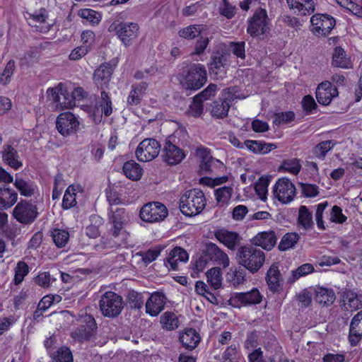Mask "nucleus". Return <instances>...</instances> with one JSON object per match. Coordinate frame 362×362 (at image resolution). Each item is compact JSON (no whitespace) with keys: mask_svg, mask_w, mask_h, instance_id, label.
Segmentation results:
<instances>
[{"mask_svg":"<svg viewBox=\"0 0 362 362\" xmlns=\"http://www.w3.org/2000/svg\"><path fill=\"white\" fill-rule=\"evenodd\" d=\"M98 304L101 314L109 318L118 317L124 305L122 297L113 291L104 293L100 296Z\"/></svg>","mask_w":362,"mask_h":362,"instance_id":"39448f33","label":"nucleus"},{"mask_svg":"<svg viewBox=\"0 0 362 362\" xmlns=\"http://www.w3.org/2000/svg\"><path fill=\"white\" fill-rule=\"evenodd\" d=\"M270 180L267 176H262L255 183V189L257 194L262 200H265L266 194L267 193V187L269 186Z\"/></svg>","mask_w":362,"mask_h":362,"instance_id":"09e8293b","label":"nucleus"},{"mask_svg":"<svg viewBox=\"0 0 362 362\" xmlns=\"http://www.w3.org/2000/svg\"><path fill=\"white\" fill-rule=\"evenodd\" d=\"M300 237L297 233H288L281 238L278 248L280 251H285L295 246Z\"/></svg>","mask_w":362,"mask_h":362,"instance_id":"79ce46f5","label":"nucleus"},{"mask_svg":"<svg viewBox=\"0 0 362 362\" xmlns=\"http://www.w3.org/2000/svg\"><path fill=\"white\" fill-rule=\"evenodd\" d=\"M276 236L273 230L263 231L257 233L252 239L255 246L261 247L266 250H272L276 243Z\"/></svg>","mask_w":362,"mask_h":362,"instance_id":"bb28decb","label":"nucleus"},{"mask_svg":"<svg viewBox=\"0 0 362 362\" xmlns=\"http://www.w3.org/2000/svg\"><path fill=\"white\" fill-rule=\"evenodd\" d=\"M295 119V114L291 112H278L274 114V124L276 125H281L283 124H288Z\"/></svg>","mask_w":362,"mask_h":362,"instance_id":"bf43d9fd","label":"nucleus"},{"mask_svg":"<svg viewBox=\"0 0 362 362\" xmlns=\"http://www.w3.org/2000/svg\"><path fill=\"white\" fill-rule=\"evenodd\" d=\"M226 62V56L223 54L217 52L213 56L212 60L209 64V69L217 74L218 70L224 69Z\"/></svg>","mask_w":362,"mask_h":362,"instance_id":"864d4df0","label":"nucleus"},{"mask_svg":"<svg viewBox=\"0 0 362 362\" xmlns=\"http://www.w3.org/2000/svg\"><path fill=\"white\" fill-rule=\"evenodd\" d=\"M168 215L167 207L158 202H152L144 204L139 212L141 219L148 223L162 221Z\"/></svg>","mask_w":362,"mask_h":362,"instance_id":"0eeeda50","label":"nucleus"},{"mask_svg":"<svg viewBox=\"0 0 362 362\" xmlns=\"http://www.w3.org/2000/svg\"><path fill=\"white\" fill-rule=\"evenodd\" d=\"M15 68V62L13 60L8 61L3 72L0 74V83L1 85L6 86L11 82Z\"/></svg>","mask_w":362,"mask_h":362,"instance_id":"8fccbe9b","label":"nucleus"},{"mask_svg":"<svg viewBox=\"0 0 362 362\" xmlns=\"http://www.w3.org/2000/svg\"><path fill=\"white\" fill-rule=\"evenodd\" d=\"M338 94L337 88L333 87L328 81L320 83L315 92L317 102L322 105H329L332 99L338 96Z\"/></svg>","mask_w":362,"mask_h":362,"instance_id":"a211bd4d","label":"nucleus"},{"mask_svg":"<svg viewBox=\"0 0 362 362\" xmlns=\"http://www.w3.org/2000/svg\"><path fill=\"white\" fill-rule=\"evenodd\" d=\"M13 184L21 194L27 197L34 195L37 189V186L33 182L26 181L22 178L16 177Z\"/></svg>","mask_w":362,"mask_h":362,"instance_id":"4c0bfd02","label":"nucleus"},{"mask_svg":"<svg viewBox=\"0 0 362 362\" xmlns=\"http://www.w3.org/2000/svg\"><path fill=\"white\" fill-rule=\"evenodd\" d=\"M109 235L111 236L103 237L102 238V243L104 248H114L122 245L123 243V238L124 236H122V239H119L120 236H118L117 238H115L112 235V230H110Z\"/></svg>","mask_w":362,"mask_h":362,"instance_id":"774afa93","label":"nucleus"},{"mask_svg":"<svg viewBox=\"0 0 362 362\" xmlns=\"http://www.w3.org/2000/svg\"><path fill=\"white\" fill-rule=\"evenodd\" d=\"M81 325L71 332L72 338L78 341H88L96 329L95 319L90 315H86L80 318Z\"/></svg>","mask_w":362,"mask_h":362,"instance_id":"4468645a","label":"nucleus"},{"mask_svg":"<svg viewBox=\"0 0 362 362\" xmlns=\"http://www.w3.org/2000/svg\"><path fill=\"white\" fill-rule=\"evenodd\" d=\"M203 29L202 25H191L180 30L178 34L182 38L193 40L201 34Z\"/></svg>","mask_w":362,"mask_h":362,"instance_id":"37998d69","label":"nucleus"},{"mask_svg":"<svg viewBox=\"0 0 362 362\" xmlns=\"http://www.w3.org/2000/svg\"><path fill=\"white\" fill-rule=\"evenodd\" d=\"M112 74V69L108 64H101L93 74V80L96 86L105 90L107 88Z\"/></svg>","mask_w":362,"mask_h":362,"instance_id":"b1692460","label":"nucleus"},{"mask_svg":"<svg viewBox=\"0 0 362 362\" xmlns=\"http://www.w3.org/2000/svg\"><path fill=\"white\" fill-rule=\"evenodd\" d=\"M200 340L199 334L194 329H186L180 336V341L182 346L189 350L195 349L200 342Z\"/></svg>","mask_w":362,"mask_h":362,"instance_id":"7c9ffc66","label":"nucleus"},{"mask_svg":"<svg viewBox=\"0 0 362 362\" xmlns=\"http://www.w3.org/2000/svg\"><path fill=\"white\" fill-rule=\"evenodd\" d=\"M245 146L254 153L266 154L276 148L274 144H267L256 140H246Z\"/></svg>","mask_w":362,"mask_h":362,"instance_id":"2f4dec72","label":"nucleus"},{"mask_svg":"<svg viewBox=\"0 0 362 362\" xmlns=\"http://www.w3.org/2000/svg\"><path fill=\"white\" fill-rule=\"evenodd\" d=\"M54 360L56 362H73L71 351L67 347H62L57 351Z\"/></svg>","mask_w":362,"mask_h":362,"instance_id":"338daca9","label":"nucleus"},{"mask_svg":"<svg viewBox=\"0 0 362 362\" xmlns=\"http://www.w3.org/2000/svg\"><path fill=\"white\" fill-rule=\"evenodd\" d=\"M160 151V145L154 139H145L137 146L135 154L141 162H148L156 158Z\"/></svg>","mask_w":362,"mask_h":362,"instance_id":"f8f14e48","label":"nucleus"},{"mask_svg":"<svg viewBox=\"0 0 362 362\" xmlns=\"http://www.w3.org/2000/svg\"><path fill=\"white\" fill-rule=\"evenodd\" d=\"M122 170L125 176L132 180H139L142 176V168L133 160L124 163Z\"/></svg>","mask_w":362,"mask_h":362,"instance_id":"e433bc0d","label":"nucleus"},{"mask_svg":"<svg viewBox=\"0 0 362 362\" xmlns=\"http://www.w3.org/2000/svg\"><path fill=\"white\" fill-rule=\"evenodd\" d=\"M4 163L11 168L18 170L23 166V163L18 151L11 144H5L0 152Z\"/></svg>","mask_w":362,"mask_h":362,"instance_id":"412c9836","label":"nucleus"},{"mask_svg":"<svg viewBox=\"0 0 362 362\" xmlns=\"http://www.w3.org/2000/svg\"><path fill=\"white\" fill-rule=\"evenodd\" d=\"M78 126L79 122L74 115L70 112L62 113L57 118V129L63 136L75 133Z\"/></svg>","mask_w":362,"mask_h":362,"instance_id":"dca6fc26","label":"nucleus"},{"mask_svg":"<svg viewBox=\"0 0 362 362\" xmlns=\"http://www.w3.org/2000/svg\"><path fill=\"white\" fill-rule=\"evenodd\" d=\"M314 271V267L313 264L306 263L298 267L296 270L292 271V279L291 281L294 282L296 280L301 276H306Z\"/></svg>","mask_w":362,"mask_h":362,"instance_id":"13d9d810","label":"nucleus"},{"mask_svg":"<svg viewBox=\"0 0 362 362\" xmlns=\"http://www.w3.org/2000/svg\"><path fill=\"white\" fill-rule=\"evenodd\" d=\"M13 216L22 224H30L38 216L37 207L29 201L21 200L14 207Z\"/></svg>","mask_w":362,"mask_h":362,"instance_id":"6e6552de","label":"nucleus"},{"mask_svg":"<svg viewBox=\"0 0 362 362\" xmlns=\"http://www.w3.org/2000/svg\"><path fill=\"white\" fill-rule=\"evenodd\" d=\"M28 273V266L24 262H18L15 268L14 283L16 285L21 284L24 277Z\"/></svg>","mask_w":362,"mask_h":362,"instance_id":"6e6d98bb","label":"nucleus"},{"mask_svg":"<svg viewBox=\"0 0 362 362\" xmlns=\"http://www.w3.org/2000/svg\"><path fill=\"white\" fill-rule=\"evenodd\" d=\"M206 198L202 191L193 189L186 192L180 199L181 212L187 216L199 214L206 206Z\"/></svg>","mask_w":362,"mask_h":362,"instance_id":"20e7f679","label":"nucleus"},{"mask_svg":"<svg viewBox=\"0 0 362 362\" xmlns=\"http://www.w3.org/2000/svg\"><path fill=\"white\" fill-rule=\"evenodd\" d=\"M291 9H297L303 15H310L315 11V3L313 0H286Z\"/></svg>","mask_w":362,"mask_h":362,"instance_id":"c85d7f7f","label":"nucleus"},{"mask_svg":"<svg viewBox=\"0 0 362 362\" xmlns=\"http://www.w3.org/2000/svg\"><path fill=\"white\" fill-rule=\"evenodd\" d=\"M29 24L39 29L40 32H47L49 30V25L46 24L47 15L45 9H40L38 13H28Z\"/></svg>","mask_w":362,"mask_h":362,"instance_id":"c756f323","label":"nucleus"},{"mask_svg":"<svg viewBox=\"0 0 362 362\" xmlns=\"http://www.w3.org/2000/svg\"><path fill=\"white\" fill-rule=\"evenodd\" d=\"M147 83L141 82L136 86H132V90L127 98V103L129 105H137L142 100V98L147 88Z\"/></svg>","mask_w":362,"mask_h":362,"instance_id":"72a5a7b5","label":"nucleus"},{"mask_svg":"<svg viewBox=\"0 0 362 362\" xmlns=\"http://www.w3.org/2000/svg\"><path fill=\"white\" fill-rule=\"evenodd\" d=\"M162 157L168 164L176 165L180 163L185 158V153L177 146L170 142H167L164 147Z\"/></svg>","mask_w":362,"mask_h":362,"instance_id":"a878e982","label":"nucleus"},{"mask_svg":"<svg viewBox=\"0 0 362 362\" xmlns=\"http://www.w3.org/2000/svg\"><path fill=\"white\" fill-rule=\"evenodd\" d=\"M328 206L327 202H325L322 203H320L316 206V212H315V221L317 223V226L320 230H325L326 227L324 224V221L322 220L323 216V212L325 209Z\"/></svg>","mask_w":362,"mask_h":362,"instance_id":"e2e57ef3","label":"nucleus"},{"mask_svg":"<svg viewBox=\"0 0 362 362\" xmlns=\"http://www.w3.org/2000/svg\"><path fill=\"white\" fill-rule=\"evenodd\" d=\"M107 30L110 33H115L126 47L130 46L139 33V25L133 22L115 21L110 25Z\"/></svg>","mask_w":362,"mask_h":362,"instance_id":"423d86ee","label":"nucleus"},{"mask_svg":"<svg viewBox=\"0 0 362 362\" xmlns=\"http://www.w3.org/2000/svg\"><path fill=\"white\" fill-rule=\"evenodd\" d=\"M197 153L201 160L199 170L202 175L211 174L216 172L218 168L223 167V163L219 160L214 158L206 149L199 148ZM199 182L202 185L215 187L225 183L226 182V177H212L206 175L200 178Z\"/></svg>","mask_w":362,"mask_h":362,"instance_id":"f257e3e1","label":"nucleus"},{"mask_svg":"<svg viewBox=\"0 0 362 362\" xmlns=\"http://www.w3.org/2000/svg\"><path fill=\"white\" fill-rule=\"evenodd\" d=\"M221 251L214 243H208L204 253L196 261V269L198 271H202L206 267L209 261L218 259L221 256Z\"/></svg>","mask_w":362,"mask_h":362,"instance_id":"aec40b11","label":"nucleus"},{"mask_svg":"<svg viewBox=\"0 0 362 362\" xmlns=\"http://www.w3.org/2000/svg\"><path fill=\"white\" fill-rule=\"evenodd\" d=\"M238 263L252 274L257 272L265 261V254L259 248L252 245L240 247L236 253Z\"/></svg>","mask_w":362,"mask_h":362,"instance_id":"f03ea898","label":"nucleus"},{"mask_svg":"<svg viewBox=\"0 0 362 362\" xmlns=\"http://www.w3.org/2000/svg\"><path fill=\"white\" fill-rule=\"evenodd\" d=\"M335 143L331 140L324 141L317 144L313 149V153L318 158L323 160L334 146Z\"/></svg>","mask_w":362,"mask_h":362,"instance_id":"a18cd8bd","label":"nucleus"},{"mask_svg":"<svg viewBox=\"0 0 362 362\" xmlns=\"http://www.w3.org/2000/svg\"><path fill=\"white\" fill-rule=\"evenodd\" d=\"M166 303V297L160 292H155L151 295L146 303V313L151 316H157L163 309Z\"/></svg>","mask_w":362,"mask_h":362,"instance_id":"5701e85b","label":"nucleus"},{"mask_svg":"<svg viewBox=\"0 0 362 362\" xmlns=\"http://www.w3.org/2000/svg\"><path fill=\"white\" fill-rule=\"evenodd\" d=\"M77 189H79L78 186L70 185L67 187L62 200V208L64 209H71L76 204Z\"/></svg>","mask_w":362,"mask_h":362,"instance_id":"a19ab883","label":"nucleus"},{"mask_svg":"<svg viewBox=\"0 0 362 362\" xmlns=\"http://www.w3.org/2000/svg\"><path fill=\"white\" fill-rule=\"evenodd\" d=\"M181 86L185 90H197L206 82V69L200 64H192L178 76Z\"/></svg>","mask_w":362,"mask_h":362,"instance_id":"7ed1b4c3","label":"nucleus"},{"mask_svg":"<svg viewBox=\"0 0 362 362\" xmlns=\"http://www.w3.org/2000/svg\"><path fill=\"white\" fill-rule=\"evenodd\" d=\"M298 223L306 230L313 227V214L305 206L299 208Z\"/></svg>","mask_w":362,"mask_h":362,"instance_id":"58836bf2","label":"nucleus"},{"mask_svg":"<svg viewBox=\"0 0 362 362\" xmlns=\"http://www.w3.org/2000/svg\"><path fill=\"white\" fill-rule=\"evenodd\" d=\"M265 280L268 287L273 293L281 290L283 284V278L279 269V263L274 262L267 270Z\"/></svg>","mask_w":362,"mask_h":362,"instance_id":"4be33fe9","label":"nucleus"},{"mask_svg":"<svg viewBox=\"0 0 362 362\" xmlns=\"http://www.w3.org/2000/svg\"><path fill=\"white\" fill-rule=\"evenodd\" d=\"M262 301V296L257 288L248 292L234 293L230 294L228 304L235 308L242 305L258 304Z\"/></svg>","mask_w":362,"mask_h":362,"instance_id":"2eb2a0df","label":"nucleus"},{"mask_svg":"<svg viewBox=\"0 0 362 362\" xmlns=\"http://www.w3.org/2000/svg\"><path fill=\"white\" fill-rule=\"evenodd\" d=\"M52 237L58 247H63L69 239V234L64 230L54 229L52 232Z\"/></svg>","mask_w":362,"mask_h":362,"instance_id":"3c124183","label":"nucleus"},{"mask_svg":"<svg viewBox=\"0 0 362 362\" xmlns=\"http://www.w3.org/2000/svg\"><path fill=\"white\" fill-rule=\"evenodd\" d=\"M362 339V310L354 316L351 321L349 341L352 346H356Z\"/></svg>","mask_w":362,"mask_h":362,"instance_id":"393cba45","label":"nucleus"},{"mask_svg":"<svg viewBox=\"0 0 362 362\" xmlns=\"http://www.w3.org/2000/svg\"><path fill=\"white\" fill-rule=\"evenodd\" d=\"M109 220L113 225L112 235L117 238L118 236H126L125 232L122 230L125 221L124 209L112 207L109 213Z\"/></svg>","mask_w":362,"mask_h":362,"instance_id":"6ab92c4d","label":"nucleus"},{"mask_svg":"<svg viewBox=\"0 0 362 362\" xmlns=\"http://www.w3.org/2000/svg\"><path fill=\"white\" fill-rule=\"evenodd\" d=\"M332 64L335 67L342 69L351 68V62L350 59L346 57L345 51L341 47L334 48Z\"/></svg>","mask_w":362,"mask_h":362,"instance_id":"c9c22d12","label":"nucleus"},{"mask_svg":"<svg viewBox=\"0 0 362 362\" xmlns=\"http://www.w3.org/2000/svg\"><path fill=\"white\" fill-rule=\"evenodd\" d=\"M243 238L236 232L228 231V249L235 250L239 248Z\"/></svg>","mask_w":362,"mask_h":362,"instance_id":"69168bd1","label":"nucleus"},{"mask_svg":"<svg viewBox=\"0 0 362 362\" xmlns=\"http://www.w3.org/2000/svg\"><path fill=\"white\" fill-rule=\"evenodd\" d=\"M91 224L88 226L86 229V235L91 238H95L100 235L99 226L102 225L103 220L98 216H92L90 218Z\"/></svg>","mask_w":362,"mask_h":362,"instance_id":"49530a36","label":"nucleus"},{"mask_svg":"<svg viewBox=\"0 0 362 362\" xmlns=\"http://www.w3.org/2000/svg\"><path fill=\"white\" fill-rule=\"evenodd\" d=\"M226 102V98H223L214 103L211 110V115L217 119H223L226 117V110L224 105Z\"/></svg>","mask_w":362,"mask_h":362,"instance_id":"603ef678","label":"nucleus"},{"mask_svg":"<svg viewBox=\"0 0 362 362\" xmlns=\"http://www.w3.org/2000/svg\"><path fill=\"white\" fill-rule=\"evenodd\" d=\"M207 281L215 289L221 287L222 284V277L221 269L214 267L206 272Z\"/></svg>","mask_w":362,"mask_h":362,"instance_id":"de8ad7c7","label":"nucleus"},{"mask_svg":"<svg viewBox=\"0 0 362 362\" xmlns=\"http://www.w3.org/2000/svg\"><path fill=\"white\" fill-rule=\"evenodd\" d=\"M245 42H230L228 49L235 55L237 57L245 59Z\"/></svg>","mask_w":362,"mask_h":362,"instance_id":"052dcab7","label":"nucleus"},{"mask_svg":"<svg viewBox=\"0 0 362 362\" xmlns=\"http://www.w3.org/2000/svg\"><path fill=\"white\" fill-rule=\"evenodd\" d=\"M245 271L243 269L235 270L233 272L231 279L228 281L229 286L237 288L239 285L244 284L245 281Z\"/></svg>","mask_w":362,"mask_h":362,"instance_id":"680f3d73","label":"nucleus"},{"mask_svg":"<svg viewBox=\"0 0 362 362\" xmlns=\"http://www.w3.org/2000/svg\"><path fill=\"white\" fill-rule=\"evenodd\" d=\"M273 194L282 204L290 203L296 194V187L286 177H282L278 180L273 188Z\"/></svg>","mask_w":362,"mask_h":362,"instance_id":"ddd939ff","label":"nucleus"},{"mask_svg":"<svg viewBox=\"0 0 362 362\" xmlns=\"http://www.w3.org/2000/svg\"><path fill=\"white\" fill-rule=\"evenodd\" d=\"M160 322L163 328L173 330L178 327L179 320L175 313L167 311L160 316Z\"/></svg>","mask_w":362,"mask_h":362,"instance_id":"ea45409f","label":"nucleus"},{"mask_svg":"<svg viewBox=\"0 0 362 362\" xmlns=\"http://www.w3.org/2000/svg\"><path fill=\"white\" fill-rule=\"evenodd\" d=\"M347 219V217L342 214V209L339 206H332L330 212L329 220L332 223H343Z\"/></svg>","mask_w":362,"mask_h":362,"instance_id":"0e129e2a","label":"nucleus"},{"mask_svg":"<svg viewBox=\"0 0 362 362\" xmlns=\"http://www.w3.org/2000/svg\"><path fill=\"white\" fill-rule=\"evenodd\" d=\"M315 300L320 305H329L335 300L336 296L332 289L318 287L315 289Z\"/></svg>","mask_w":362,"mask_h":362,"instance_id":"473e14b6","label":"nucleus"},{"mask_svg":"<svg viewBox=\"0 0 362 362\" xmlns=\"http://www.w3.org/2000/svg\"><path fill=\"white\" fill-rule=\"evenodd\" d=\"M49 100L55 103V106L59 110L72 108L76 105L74 98L71 93L64 89L62 83L57 86L49 88L47 91Z\"/></svg>","mask_w":362,"mask_h":362,"instance_id":"9b49d317","label":"nucleus"},{"mask_svg":"<svg viewBox=\"0 0 362 362\" xmlns=\"http://www.w3.org/2000/svg\"><path fill=\"white\" fill-rule=\"evenodd\" d=\"M310 31L316 36L326 37L336 25L335 19L329 14L316 13L310 18Z\"/></svg>","mask_w":362,"mask_h":362,"instance_id":"1a4fd4ad","label":"nucleus"},{"mask_svg":"<svg viewBox=\"0 0 362 362\" xmlns=\"http://www.w3.org/2000/svg\"><path fill=\"white\" fill-rule=\"evenodd\" d=\"M100 95L93 112V119L96 123L101 122L103 115L108 117L112 113V103L110 95L105 90H102Z\"/></svg>","mask_w":362,"mask_h":362,"instance_id":"f3484780","label":"nucleus"},{"mask_svg":"<svg viewBox=\"0 0 362 362\" xmlns=\"http://www.w3.org/2000/svg\"><path fill=\"white\" fill-rule=\"evenodd\" d=\"M78 16L86 19L92 25H98L100 21L102 16L100 13L90 9V8H83L78 11Z\"/></svg>","mask_w":362,"mask_h":362,"instance_id":"c03bdc74","label":"nucleus"},{"mask_svg":"<svg viewBox=\"0 0 362 362\" xmlns=\"http://www.w3.org/2000/svg\"><path fill=\"white\" fill-rule=\"evenodd\" d=\"M269 19L265 9L259 8L248 19L247 32L252 37L264 34L268 28Z\"/></svg>","mask_w":362,"mask_h":362,"instance_id":"9d476101","label":"nucleus"},{"mask_svg":"<svg viewBox=\"0 0 362 362\" xmlns=\"http://www.w3.org/2000/svg\"><path fill=\"white\" fill-rule=\"evenodd\" d=\"M18 200L17 192L5 186H0V210H5L13 206Z\"/></svg>","mask_w":362,"mask_h":362,"instance_id":"cd10ccee","label":"nucleus"},{"mask_svg":"<svg viewBox=\"0 0 362 362\" xmlns=\"http://www.w3.org/2000/svg\"><path fill=\"white\" fill-rule=\"evenodd\" d=\"M281 168L293 175H298L300 171L301 165L300 160L296 158L288 159L283 161Z\"/></svg>","mask_w":362,"mask_h":362,"instance_id":"5fc2aeb1","label":"nucleus"},{"mask_svg":"<svg viewBox=\"0 0 362 362\" xmlns=\"http://www.w3.org/2000/svg\"><path fill=\"white\" fill-rule=\"evenodd\" d=\"M188 253L180 247H175L169 254L168 262L173 270L177 269L178 262H186L188 260Z\"/></svg>","mask_w":362,"mask_h":362,"instance_id":"f704fd0d","label":"nucleus"},{"mask_svg":"<svg viewBox=\"0 0 362 362\" xmlns=\"http://www.w3.org/2000/svg\"><path fill=\"white\" fill-rule=\"evenodd\" d=\"M163 249V247L158 245L153 248L149 249L146 252H141L143 262L145 264H150L159 256Z\"/></svg>","mask_w":362,"mask_h":362,"instance_id":"4d7b16f0","label":"nucleus"}]
</instances>
